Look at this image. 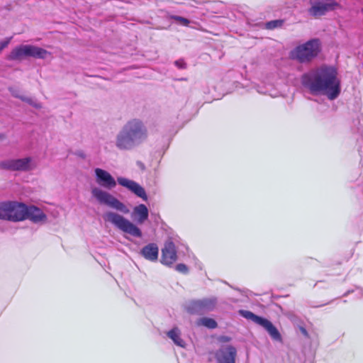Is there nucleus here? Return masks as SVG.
Segmentation results:
<instances>
[{
	"label": "nucleus",
	"mask_w": 363,
	"mask_h": 363,
	"mask_svg": "<svg viewBox=\"0 0 363 363\" xmlns=\"http://www.w3.org/2000/svg\"><path fill=\"white\" fill-rule=\"evenodd\" d=\"M30 157L11 160L0 163V167L12 171H28L30 169Z\"/></svg>",
	"instance_id": "obj_9"
},
{
	"label": "nucleus",
	"mask_w": 363,
	"mask_h": 363,
	"mask_svg": "<svg viewBox=\"0 0 363 363\" xmlns=\"http://www.w3.org/2000/svg\"><path fill=\"white\" fill-rule=\"evenodd\" d=\"M301 330L302 333H303L305 336H308V333H307L306 330L304 328H301Z\"/></svg>",
	"instance_id": "obj_29"
},
{
	"label": "nucleus",
	"mask_w": 363,
	"mask_h": 363,
	"mask_svg": "<svg viewBox=\"0 0 363 363\" xmlns=\"http://www.w3.org/2000/svg\"><path fill=\"white\" fill-rule=\"evenodd\" d=\"M96 182L101 186L111 189L116 186V182L113 177L106 171L96 168L95 169Z\"/></svg>",
	"instance_id": "obj_13"
},
{
	"label": "nucleus",
	"mask_w": 363,
	"mask_h": 363,
	"mask_svg": "<svg viewBox=\"0 0 363 363\" xmlns=\"http://www.w3.org/2000/svg\"><path fill=\"white\" fill-rule=\"evenodd\" d=\"M104 219L105 221L112 223L125 233L130 234L135 238L142 237V232L139 228L118 213L107 212L104 215Z\"/></svg>",
	"instance_id": "obj_4"
},
{
	"label": "nucleus",
	"mask_w": 363,
	"mask_h": 363,
	"mask_svg": "<svg viewBox=\"0 0 363 363\" xmlns=\"http://www.w3.org/2000/svg\"><path fill=\"white\" fill-rule=\"evenodd\" d=\"M237 355L236 349L233 346H228L225 350H220L216 353L218 363H235Z\"/></svg>",
	"instance_id": "obj_12"
},
{
	"label": "nucleus",
	"mask_w": 363,
	"mask_h": 363,
	"mask_svg": "<svg viewBox=\"0 0 363 363\" xmlns=\"http://www.w3.org/2000/svg\"><path fill=\"white\" fill-rule=\"evenodd\" d=\"M177 255L174 243L167 240L162 250L161 262L165 265H171L177 261Z\"/></svg>",
	"instance_id": "obj_10"
},
{
	"label": "nucleus",
	"mask_w": 363,
	"mask_h": 363,
	"mask_svg": "<svg viewBox=\"0 0 363 363\" xmlns=\"http://www.w3.org/2000/svg\"><path fill=\"white\" fill-rule=\"evenodd\" d=\"M26 213L25 220L28 219L33 223H39L41 221H45L47 219L46 215L40 209L35 206H27L26 205Z\"/></svg>",
	"instance_id": "obj_14"
},
{
	"label": "nucleus",
	"mask_w": 363,
	"mask_h": 363,
	"mask_svg": "<svg viewBox=\"0 0 363 363\" xmlns=\"http://www.w3.org/2000/svg\"><path fill=\"white\" fill-rule=\"evenodd\" d=\"M174 65L180 69H184L186 68V63L183 59H179L174 62Z\"/></svg>",
	"instance_id": "obj_26"
},
{
	"label": "nucleus",
	"mask_w": 363,
	"mask_h": 363,
	"mask_svg": "<svg viewBox=\"0 0 363 363\" xmlns=\"http://www.w3.org/2000/svg\"><path fill=\"white\" fill-rule=\"evenodd\" d=\"M26 53L28 57H34L37 59H45L51 53L48 50L32 45H26Z\"/></svg>",
	"instance_id": "obj_15"
},
{
	"label": "nucleus",
	"mask_w": 363,
	"mask_h": 363,
	"mask_svg": "<svg viewBox=\"0 0 363 363\" xmlns=\"http://www.w3.org/2000/svg\"><path fill=\"white\" fill-rule=\"evenodd\" d=\"M311 7L308 13L314 18L325 15L328 12L340 8V5L335 0H309Z\"/></svg>",
	"instance_id": "obj_7"
},
{
	"label": "nucleus",
	"mask_w": 363,
	"mask_h": 363,
	"mask_svg": "<svg viewBox=\"0 0 363 363\" xmlns=\"http://www.w3.org/2000/svg\"><path fill=\"white\" fill-rule=\"evenodd\" d=\"M117 181L120 185L127 188L138 197L141 198L144 201L147 200V196L144 188L137 182L124 177H118Z\"/></svg>",
	"instance_id": "obj_11"
},
{
	"label": "nucleus",
	"mask_w": 363,
	"mask_h": 363,
	"mask_svg": "<svg viewBox=\"0 0 363 363\" xmlns=\"http://www.w3.org/2000/svg\"><path fill=\"white\" fill-rule=\"evenodd\" d=\"M26 204L21 202L8 201V221L19 222L25 220Z\"/></svg>",
	"instance_id": "obj_8"
},
{
	"label": "nucleus",
	"mask_w": 363,
	"mask_h": 363,
	"mask_svg": "<svg viewBox=\"0 0 363 363\" xmlns=\"http://www.w3.org/2000/svg\"><path fill=\"white\" fill-rule=\"evenodd\" d=\"M172 19L174 20L175 21L179 23L180 24L184 26H189L190 21L189 19L179 16H172Z\"/></svg>",
	"instance_id": "obj_25"
},
{
	"label": "nucleus",
	"mask_w": 363,
	"mask_h": 363,
	"mask_svg": "<svg viewBox=\"0 0 363 363\" xmlns=\"http://www.w3.org/2000/svg\"><path fill=\"white\" fill-rule=\"evenodd\" d=\"M147 129L144 123L137 118L128 121L116 138V146L121 150H130L135 145L146 140Z\"/></svg>",
	"instance_id": "obj_2"
},
{
	"label": "nucleus",
	"mask_w": 363,
	"mask_h": 363,
	"mask_svg": "<svg viewBox=\"0 0 363 363\" xmlns=\"http://www.w3.org/2000/svg\"><path fill=\"white\" fill-rule=\"evenodd\" d=\"M0 219L8 220V201L0 202Z\"/></svg>",
	"instance_id": "obj_23"
},
{
	"label": "nucleus",
	"mask_w": 363,
	"mask_h": 363,
	"mask_svg": "<svg viewBox=\"0 0 363 363\" xmlns=\"http://www.w3.org/2000/svg\"><path fill=\"white\" fill-rule=\"evenodd\" d=\"M167 336L172 339L177 345L182 347H184L185 342L180 337V330L178 328H174L167 332Z\"/></svg>",
	"instance_id": "obj_19"
},
{
	"label": "nucleus",
	"mask_w": 363,
	"mask_h": 363,
	"mask_svg": "<svg viewBox=\"0 0 363 363\" xmlns=\"http://www.w3.org/2000/svg\"><path fill=\"white\" fill-rule=\"evenodd\" d=\"M284 20L281 19L270 21L266 23L265 27L267 29L273 30L274 28L281 27L284 24Z\"/></svg>",
	"instance_id": "obj_24"
},
{
	"label": "nucleus",
	"mask_w": 363,
	"mask_h": 363,
	"mask_svg": "<svg viewBox=\"0 0 363 363\" xmlns=\"http://www.w3.org/2000/svg\"><path fill=\"white\" fill-rule=\"evenodd\" d=\"M202 311L203 310H212L216 304V300L215 298H205L200 300Z\"/></svg>",
	"instance_id": "obj_21"
},
{
	"label": "nucleus",
	"mask_w": 363,
	"mask_h": 363,
	"mask_svg": "<svg viewBox=\"0 0 363 363\" xmlns=\"http://www.w3.org/2000/svg\"><path fill=\"white\" fill-rule=\"evenodd\" d=\"M337 74L335 69L322 67L303 74L301 83L311 93L317 94L325 92L328 99L333 100L340 93V82Z\"/></svg>",
	"instance_id": "obj_1"
},
{
	"label": "nucleus",
	"mask_w": 363,
	"mask_h": 363,
	"mask_svg": "<svg viewBox=\"0 0 363 363\" xmlns=\"http://www.w3.org/2000/svg\"><path fill=\"white\" fill-rule=\"evenodd\" d=\"M159 249L155 243H150L141 250V255L150 261H156L158 258Z\"/></svg>",
	"instance_id": "obj_16"
},
{
	"label": "nucleus",
	"mask_w": 363,
	"mask_h": 363,
	"mask_svg": "<svg viewBox=\"0 0 363 363\" xmlns=\"http://www.w3.org/2000/svg\"><path fill=\"white\" fill-rule=\"evenodd\" d=\"M133 213L138 216L139 223H144L148 218V209L145 204H140L133 209Z\"/></svg>",
	"instance_id": "obj_18"
},
{
	"label": "nucleus",
	"mask_w": 363,
	"mask_h": 363,
	"mask_svg": "<svg viewBox=\"0 0 363 363\" xmlns=\"http://www.w3.org/2000/svg\"><path fill=\"white\" fill-rule=\"evenodd\" d=\"M176 269L183 274H186L188 272V267L184 264H178L176 266Z\"/></svg>",
	"instance_id": "obj_27"
},
{
	"label": "nucleus",
	"mask_w": 363,
	"mask_h": 363,
	"mask_svg": "<svg viewBox=\"0 0 363 363\" xmlns=\"http://www.w3.org/2000/svg\"><path fill=\"white\" fill-rule=\"evenodd\" d=\"M10 38H8L6 40L0 42V52L8 46L10 43Z\"/></svg>",
	"instance_id": "obj_28"
},
{
	"label": "nucleus",
	"mask_w": 363,
	"mask_h": 363,
	"mask_svg": "<svg viewBox=\"0 0 363 363\" xmlns=\"http://www.w3.org/2000/svg\"><path fill=\"white\" fill-rule=\"evenodd\" d=\"M239 314L241 315L243 318L247 320H250L255 323L264 328L274 340L282 342V337L280 333L269 320L260 317L253 313L252 312L246 310H240Z\"/></svg>",
	"instance_id": "obj_5"
},
{
	"label": "nucleus",
	"mask_w": 363,
	"mask_h": 363,
	"mask_svg": "<svg viewBox=\"0 0 363 363\" xmlns=\"http://www.w3.org/2000/svg\"><path fill=\"white\" fill-rule=\"evenodd\" d=\"M187 311L191 314L199 313L202 311L200 300L193 301L186 306Z\"/></svg>",
	"instance_id": "obj_20"
},
{
	"label": "nucleus",
	"mask_w": 363,
	"mask_h": 363,
	"mask_svg": "<svg viewBox=\"0 0 363 363\" xmlns=\"http://www.w3.org/2000/svg\"><path fill=\"white\" fill-rule=\"evenodd\" d=\"M199 323L202 325H203L208 328H210V329H214V328H217V326H218L216 321L214 319L211 318H201L199 320Z\"/></svg>",
	"instance_id": "obj_22"
},
{
	"label": "nucleus",
	"mask_w": 363,
	"mask_h": 363,
	"mask_svg": "<svg viewBox=\"0 0 363 363\" xmlns=\"http://www.w3.org/2000/svg\"><path fill=\"white\" fill-rule=\"evenodd\" d=\"M91 194L100 203L106 204L123 213H128L129 212L128 208L122 202L111 195L109 193L104 191L99 188H93L91 189Z\"/></svg>",
	"instance_id": "obj_6"
},
{
	"label": "nucleus",
	"mask_w": 363,
	"mask_h": 363,
	"mask_svg": "<svg viewBox=\"0 0 363 363\" xmlns=\"http://www.w3.org/2000/svg\"><path fill=\"white\" fill-rule=\"evenodd\" d=\"M25 57H28L26 53V45H19L13 48L8 56V60L14 61H21Z\"/></svg>",
	"instance_id": "obj_17"
},
{
	"label": "nucleus",
	"mask_w": 363,
	"mask_h": 363,
	"mask_svg": "<svg viewBox=\"0 0 363 363\" xmlns=\"http://www.w3.org/2000/svg\"><path fill=\"white\" fill-rule=\"evenodd\" d=\"M321 43L313 38L294 48L289 53L290 58L299 63H309L321 52Z\"/></svg>",
	"instance_id": "obj_3"
}]
</instances>
